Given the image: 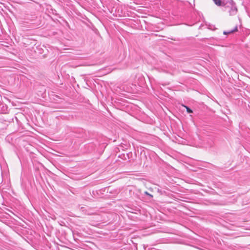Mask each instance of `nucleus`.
I'll return each instance as SVG.
<instances>
[{"label":"nucleus","mask_w":250,"mask_h":250,"mask_svg":"<svg viewBox=\"0 0 250 250\" xmlns=\"http://www.w3.org/2000/svg\"><path fill=\"white\" fill-rule=\"evenodd\" d=\"M229 3L230 4V11H229L230 15L235 14L237 11V9L235 6V3L232 0H230Z\"/></svg>","instance_id":"nucleus-1"},{"label":"nucleus","mask_w":250,"mask_h":250,"mask_svg":"<svg viewBox=\"0 0 250 250\" xmlns=\"http://www.w3.org/2000/svg\"><path fill=\"white\" fill-rule=\"evenodd\" d=\"M237 30H238L237 26L236 25H235V26H234V27L232 29L229 30L228 31H224L223 32V33L225 35H228V34L232 33L234 32L237 31Z\"/></svg>","instance_id":"nucleus-2"},{"label":"nucleus","mask_w":250,"mask_h":250,"mask_svg":"<svg viewBox=\"0 0 250 250\" xmlns=\"http://www.w3.org/2000/svg\"><path fill=\"white\" fill-rule=\"evenodd\" d=\"M212 0L214 1L215 4L218 6L225 5L224 3L222 2L221 0Z\"/></svg>","instance_id":"nucleus-3"},{"label":"nucleus","mask_w":250,"mask_h":250,"mask_svg":"<svg viewBox=\"0 0 250 250\" xmlns=\"http://www.w3.org/2000/svg\"><path fill=\"white\" fill-rule=\"evenodd\" d=\"M184 106L186 107L187 111L188 113H192V112H193L192 110L191 109H190L189 107H188V106Z\"/></svg>","instance_id":"nucleus-4"},{"label":"nucleus","mask_w":250,"mask_h":250,"mask_svg":"<svg viewBox=\"0 0 250 250\" xmlns=\"http://www.w3.org/2000/svg\"><path fill=\"white\" fill-rule=\"evenodd\" d=\"M145 194L148 195L151 197H153V195L150 193H149V192H148V191H145Z\"/></svg>","instance_id":"nucleus-5"},{"label":"nucleus","mask_w":250,"mask_h":250,"mask_svg":"<svg viewBox=\"0 0 250 250\" xmlns=\"http://www.w3.org/2000/svg\"><path fill=\"white\" fill-rule=\"evenodd\" d=\"M148 190L150 191V192H152V191H153L152 189L151 188H149Z\"/></svg>","instance_id":"nucleus-6"}]
</instances>
